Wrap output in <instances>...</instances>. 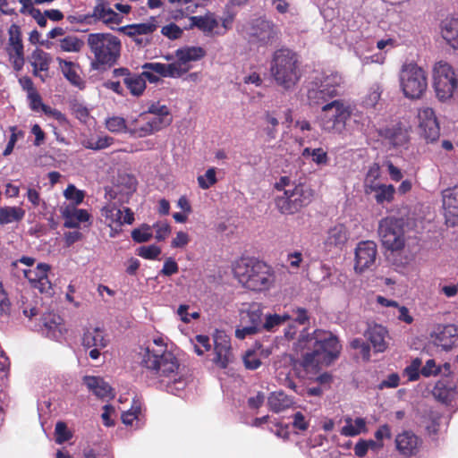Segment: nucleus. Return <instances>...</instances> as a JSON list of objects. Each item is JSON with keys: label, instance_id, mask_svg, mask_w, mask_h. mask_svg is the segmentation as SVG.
Masks as SVG:
<instances>
[{"label": "nucleus", "instance_id": "f257e3e1", "mask_svg": "<svg viewBox=\"0 0 458 458\" xmlns=\"http://www.w3.org/2000/svg\"><path fill=\"white\" fill-rule=\"evenodd\" d=\"M341 348L336 336L322 330L310 334L303 329L294 344V351L301 354V365L308 372L330 365L339 356Z\"/></svg>", "mask_w": 458, "mask_h": 458}, {"label": "nucleus", "instance_id": "f03ea898", "mask_svg": "<svg viewBox=\"0 0 458 458\" xmlns=\"http://www.w3.org/2000/svg\"><path fill=\"white\" fill-rule=\"evenodd\" d=\"M235 278L251 291L269 289L275 281L273 269L264 262L243 259L233 266Z\"/></svg>", "mask_w": 458, "mask_h": 458}, {"label": "nucleus", "instance_id": "7ed1b4c3", "mask_svg": "<svg viewBox=\"0 0 458 458\" xmlns=\"http://www.w3.org/2000/svg\"><path fill=\"white\" fill-rule=\"evenodd\" d=\"M172 122L166 106L152 103L148 110L129 122V134L135 138H143L168 126Z\"/></svg>", "mask_w": 458, "mask_h": 458}, {"label": "nucleus", "instance_id": "20e7f679", "mask_svg": "<svg viewBox=\"0 0 458 458\" xmlns=\"http://www.w3.org/2000/svg\"><path fill=\"white\" fill-rule=\"evenodd\" d=\"M270 72L278 85L286 89L293 88L301 78L297 55L288 48L276 50L272 57Z\"/></svg>", "mask_w": 458, "mask_h": 458}, {"label": "nucleus", "instance_id": "39448f33", "mask_svg": "<svg viewBox=\"0 0 458 458\" xmlns=\"http://www.w3.org/2000/svg\"><path fill=\"white\" fill-rule=\"evenodd\" d=\"M354 106L343 99H335L322 106L319 116V126L322 131L334 134H341L346 128Z\"/></svg>", "mask_w": 458, "mask_h": 458}, {"label": "nucleus", "instance_id": "423d86ee", "mask_svg": "<svg viewBox=\"0 0 458 458\" xmlns=\"http://www.w3.org/2000/svg\"><path fill=\"white\" fill-rule=\"evenodd\" d=\"M344 82L337 72H324L309 83L307 98L310 105H320L337 95V88Z\"/></svg>", "mask_w": 458, "mask_h": 458}, {"label": "nucleus", "instance_id": "0eeeda50", "mask_svg": "<svg viewBox=\"0 0 458 458\" xmlns=\"http://www.w3.org/2000/svg\"><path fill=\"white\" fill-rule=\"evenodd\" d=\"M88 44L98 64H114L121 53L120 39L110 33H93L88 38Z\"/></svg>", "mask_w": 458, "mask_h": 458}, {"label": "nucleus", "instance_id": "6e6552de", "mask_svg": "<svg viewBox=\"0 0 458 458\" xmlns=\"http://www.w3.org/2000/svg\"><path fill=\"white\" fill-rule=\"evenodd\" d=\"M399 84L405 98H420L428 88L427 73L414 63L404 64L399 72Z\"/></svg>", "mask_w": 458, "mask_h": 458}, {"label": "nucleus", "instance_id": "1a4fd4ad", "mask_svg": "<svg viewBox=\"0 0 458 458\" xmlns=\"http://www.w3.org/2000/svg\"><path fill=\"white\" fill-rule=\"evenodd\" d=\"M35 262L33 258L22 257L13 262V266L23 274L33 288L38 289L40 293H49L52 289L47 276L50 266L46 263H38L35 266Z\"/></svg>", "mask_w": 458, "mask_h": 458}, {"label": "nucleus", "instance_id": "9d476101", "mask_svg": "<svg viewBox=\"0 0 458 458\" xmlns=\"http://www.w3.org/2000/svg\"><path fill=\"white\" fill-rule=\"evenodd\" d=\"M433 86L441 101L450 99L458 87L456 73L451 64L445 61L437 62L432 69Z\"/></svg>", "mask_w": 458, "mask_h": 458}, {"label": "nucleus", "instance_id": "9b49d317", "mask_svg": "<svg viewBox=\"0 0 458 458\" xmlns=\"http://www.w3.org/2000/svg\"><path fill=\"white\" fill-rule=\"evenodd\" d=\"M310 200V192L302 184L294 185L277 196L276 205L282 214H293Z\"/></svg>", "mask_w": 458, "mask_h": 458}, {"label": "nucleus", "instance_id": "f8f14e48", "mask_svg": "<svg viewBox=\"0 0 458 458\" xmlns=\"http://www.w3.org/2000/svg\"><path fill=\"white\" fill-rule=\"evenodd\" d=\"M382 244L388 250H399L404 246L405 239L403 222L394 217H386L380 221L378 228Z\"/></svg>", "mask_w": 458, "mask_h": 458}, {"label": "nucleus", "instance_id": "ddd939ff", "mask_svg": "<svg viewBox=\"0 0 458 458\" xmlns=\"http://www.w3.org/2000/svg\"><path fill=\"white\" fill-rule=\"evenodd\" d=\"M146 368L155 371L162 380L172 379L178 375L179 363L176 357L169 351L155 356H143Z\"/></svg>", "mask_w": 458, "mask_h": 458}, {"label": "nucleus", "instance_id": "4468645a", "mask_svg": "<svg viewBox=\"0 0 458 458\" xmlns=\"http://www.w3.org/2000/svg\"><path fill=\"white\" fill-rule=\"evenodd\" d=\"M101 216L105 223L111 228L110 235L114 237L123 225H131L134 221V215L128 208H122L114 202L106 203L101 208Z\"/></svg>", "mask_w": 458, "mask_h": 458}, {"label": "nucleus", "instance_id": "2eb2a0df", "mask_svg": "<svg viewBox=\"0 0 458 458\" xmlns=\"http://www.w3.org/2000/svg\"><path fill=\"white\" fill-rule=\"evenodd\" d=\"M418 131L427 142H435L440 136V126L435 111L429 106L420 107L417 111Z\"/></svg>", "mask_w": 458, "mask_h": 458}, {"label": "nucleus", "instance_id": "dca6fc26", "mask_svg": "<svg viewBox=\"0 0 458 458\" xmlns=\"http://www.w3.org/2000/svg\"><path fill=\"white\" fill-rule=\"evenodd\" d=\"M377 255V244L372 241L360 242L355 249L354 270L361 274L370 269L376 262Z\"/></svg>", "mask_w": 458, "mask_h": 458}, {"label": "nucleus", "instance_id": "f3484780", "mask_svg": "<svg viewBox=\"0 0 458 458\" xmlns=\"http://www.w3.org/2000/svg\"><path fill=\"white\" fill-rule=\"evenodd\" d=\"M92 17L111 30H118V26L121 24V16L116 14L112 1L109 0H97Z\"/></svg>", "mask_w": 458, "mask_h": 458}, {"label": "nucleus", "instance_id": "a211bd4d", "mask_svg": "<svg viewBox=\"0 0 458 458\" xmlns=\"http://www.w3.org/2000/svg\"><path fill=\"white\" fill-rule=\"evenodd\" d=\"M206 55V50L201 47L191 46L179 48L175 51L176 61L174 65L180 69L181 77L191 69V63L201 60Z\"/></svg>", "mask_w": 458, "mask_h": 458}, {"label": "nucleus", "instance_id": "6ab92c4d", "mask_svg": "<svg viewBox=\"0 0 458 458\" xmlns=\"http://www.w3.org/2000/svg\"><path fill=\"white\" fill-rule=\"evenodd\" d=\"M215 357L213 361L218 367L225 369L233 360L231 341L224 332H216L214 335Z\"/></svg>", "mask_w": 458, "mask_h": 458}, {"label": "nucleus", "instance_id": "aec40b11", "mask_svg": "<svg viewBox=\"0 0 458 458\" xmlns=\"http://www.w3.org/2000/svg\"><path fill=\"white\" fill-rule=\"evenodd\" d=\"M40 331L47 337L61 341L67 332L63 318L55 313H47L41 318Z\"/></svg>", "mask_w": 458, "mask_h": 458}, {"label": "nucleus", "instance_id": "412c9836", "mask_svg": "<svg viewBox=\"0 0 458 458\" xmlns=\"http://www.w3.org/2000/svg\"><path fill=\"white\" fill-rule=\"evenodd\" d=\"M157 29V21L154 18L141 23H133L118 28V31L131 38L137 45H144L143 36L151 35Z\"/></svg>", "mask_w": 458, "mask_h": 458}, {"label": "nucleus", "instance_id": "4be33fe9", "mask_svg": "<svg viewBox=\"0 0 458 458\" xmlns=\"http://www.w3.org/2000/svg\"><path fill=\"white\" fill-rule=\"evenodd\" d=\"M349 230L344 223H336L332 225L324 239L323 246L327 251L342 249L349 239Z\"/></svg>", "mask_w": 458, "mask_h": 458}, {"label": "nucleus", "instance_id": "5701e85b", "mask_svg": "<svg viewBox=\"0 0 458 458\" xmlns=\"http://www.w3.org/2000/svg\"><path fill=\"white\" fill-rule=\"evenodd\" d=\"M432 337L436 345L442 347L444 350H450L458 345V326L438 327Z\"/></svg>", "mask_w": 458, "mask_h": 458}, {"label": "nucleus", "instance_id": "b1692460", "mask_svg": "<svg viewBox=\"0 0 458 458\" xmlns=\"http://www.w3.org/2000/svg\"><path fill=\"white\" fill-rule=\"evenodd\" d=\"M51 61V55L48 53L39 48L35 49L29 58L33 68V75L40 78L42 81H46Z\"/></svg>", "mask_w": 458, "mask_h": 458}, {"label": "nucleus", "instance_id": "393cba45", "mask_svg": "<svg viewBox=\"0 0 458 458\" xmlns=\"http://www.w3.org/2000/svg\"><path fill=\"white\" fill-rule=\"evenodd\" d=\"M379 135L386 145L398 148L404 146L409 140L408 131L399 124H394L379 131Z\"/></svg>", "mask_w": 458, "mask_h": 458}, {"label": "nucleus", "instance_id": "a878e982", "mask_svg": "<svg viewBox=\"0 0 458 458\" xmlns=\"http://www.w3.org/2000/svg\"><path fill=\"white\" fill-rule=\"evenodd\" d=\"M395 445L401 454L410 457L419 452L420 443L418 437L412 432L403 431L396 436Z\"/></svg>", "mask_w": 458, "mask_h": 458}, {"label": "nucleus", "instance_id": "bb28decb", "mask_svg": "<svg viewBox=\"0 0 458 458\" xmlns=\"http://www.w3.org/2000/svg\"><path fill=\"white\" fill-rule=\"evenodd\" d=\"M107 344L108 339L104 329L98 327H89L85 329L82 336V345L84 348H106Z\"/></svg>", "mask_w": 458, "mask_h": 458}, {"label": "nucleus", "instance_id": "cd10ccee", "mask_svg": "<svg viewBox=\"0 0 458 458\" xmlns=\"http://www.w3.org/2000/svg\"><path fill=\"white\" fill-rule=\"evenodd\" d=\"M56 61L65 79L73 86L82 89L84 87V81L81 76L79 65L74 62L68 61L61 57H56Z\"/></svg>", "mask_w": 458, "mask_h": 458}, {"label": "nucleus", "instance_id": "c85d7f7f", "mask_svg": "<svg viewBox=\"0 0 458 458\" xmlns=\"http://www.w3.org/2000/svg\"><path fill=\"white\" fill-rule=\"evenodd\" d=\"M83 383L88 390L98 398L114 396L112 387L99 377L86 376L83 377Z\"/></svg>", "mask_w": 458, "mask_h": 458}, {"label": "nucleus", "instance_id": "c756f323", "mask_svg": "<svg viewBox=\"0 0 458 458\" xmlns=\"http://www.w3.org/2000/svg\"><path fill=\"white\" fill-rule=\"evenodd\" d=\"M366 337L371 343L376 352H382L386 350L388 332L383 326H370L366 332Z\"/></svg>", "mask_w": 458, "mask_h": 458}, {"label": "nucleus", "instance_id": "7c9ffc66", "mask_svg": "<svg viewBox=\"0 0 458 458\" xmlns=\"http://www.w3.org/2000/svg\"><path fill=\"white\" fill-rule=\"evenodd\" d=\"M262 306L259 303L253 302L242 307L240 310V323L249 324L250 326H256L260 328L261 327V317H262Z\"/></svg>", "mask_w": 458, "mask_h": 458}, {"label": "nucleus", "instance_id": "2f4dec72", "mask_svg": "<svg viewBox=\"0 0 458 458\" xmlns=\"http://www.w3.org/2000/svg\"><path fill=\"white\" fill-rule=\"evenodd\" d=\"M62 215L64 218V226L67 228H77L81 223L89 219V214L87 210L70 206L62 208Z\"/></svg>", "mask_w": 458, "mask_h": 458}, {"label": "nucleus", "instance_id": "473e14b6", "mask_svg": "<svg viewBox=\"0 0 458 458\" xmlns=\"http://www.w3.org/2000/svg\"><path fill=\"white\" fill-rule=\"evenodd\" d=\"M250 34L261 43L267 44L275 38L276 32L273 23L268 21L259 19L256 21Z\"/></svg>", "mask_w": 458, "mask_h": 458}, {"label": "nucleus", "instance_id": "72a5a7b5", "mask_svg": "<svg viewBox=\"0 0 458 458\" xmlns=\"http://www.w3.org/2000/svg\"><path fill=\"white\" fill-rule=\"evenodd\" d=\"M191 25L197 27L200 30L208 34H222L217 30L218 21L211 13L204 16H192L190 18Z\"/></svg>", "mask_w": 458, "mask_h": 458}, {"label": "nucleus", "instance_id": "f704fd0d", "mask_svg": "<svg viewBox=\"0 0 458 458\" xmlns=\"http://www.w3.org/2000/svg\"><path fill=\"white\" fill-rule=\"evenodd\" d=\"M142 69H148L155 72L158 77L179 78L180 69L174 63L162 64V63H146L142 65Z\"/></svg>", "mask_w": 458, "mask_h": 458}, {"label": "nucleus", "instance_id": "c9c22d12", "mask_svg": "<svg viewBox=\"0 0 458 458\" xmlns=\"http://www.w3.org/2000/svg\"><path fill=\"white\" fill-rule=\"evenodd\" d=\"M267 404L272 411L279 413L290 408L293 404V401L284 393L279 391L270 394L267 398Z\"/></svg>", "mask_w": 458, "mask_h": 458}, {"label": "nucleus", "instance_id": "e433bc0d", "mask_svg": "<svg viewBox=\"0 0 458 458\" xmlns=\"http://www.w3.org/2000/svg\"><path fill=\"white\" fill-rule=\"evenodd\" d=\"M345 425L341 428V435L344 437H355L368 431L367 422L363 418L344 419Z\"/></svg>", "mask_w": 458, "mask_h": 458}, {"label": "nucleus", "instance_id": "4c0bfd02", "mask_svg": "<svg viewBox=\"0 0 458 458\" xmlns=\"http://www.w3.org/2000/svg\"><path fill=\"white\" fill-rule=\"evenodd\" d=\"M442 37L454 48L458 49V20H445L442 26Z\"/></svg>", "mask_w": 458, "mask_h": 458}, {"label": "nucleus", "instance_id": "58836bf2", "mask_svg": "<svg viewBox=\"0 0 458 458\" xmlns=\"http://www.w3.org/2000/svg\"><path fill=\"white\" fill-rule=\"evenodd\" d=\"M25 210L21 207L4 206L0 208V225L19 222L23 219Z\"/></svg>", "mask_w": 458, "mask_h": 458}, {"label": "nucleus", "instance_id": "ea45409f", "mask_svg": "<svg viewBox=\"0 0 458 458\" xmlns=\"http://www.w3.org/2000/svg\"><path fill=\"white\" fill-rule=\"evenodd\" d=\"M291 319V315L288 313L280 314H267L264 323L261 324L260 332L262 330L267 332H275L280 326Z\"/></svg>", "mask_w": 458, "mask_h": 458}, {"label": "nucleus", "instance_id": "a19ab883", "mask_svg": "<svg viewBox=\"0 0 458 458\" xmlns=\"http://www.w3.org/2000/svg\"><path fill=\"white\" fill-rule=\"evenodd\" d=\"M380 175V166L378 164L374 163L369 166L364 180V191L366 194L370 195L372 190H374L379 184H382L378 181Z\"/></svg>", "mask_w": 458, "mask_h": 458}, {"label": "nucleus", "instance_id": "79ce46f5", "mask_svg": "<svg viewBox=\"0 0 458 458\" xmlns=\"http://www.w3.org/2000/svg\"><path fill=\"white\" fill-rule=\"evenodd\" d=\"M141 408L140 403H134L132 406L122 414L123 423L139 428L142 426L140 420Z\"/></svg>", "mask_w": 458, "mask_h": 458}, {"label": "nucleus", "instance_id": "37998d69", "mask_svg": "<svg viewBox=\"0 0 458 458\" xmlns=\"http://www.w3.org/2000/svg\"><path fill=\"white\" fill-rule=\"evenodd\" d=\"M395 188L392 184H379L377 186L370 194H372L377 204L384 202H391L394 199Z\"/></svg>", "mask_w": 458, "mask_h": 458}, {"label": "nucleus", "instance_id": "c03bdc74", "mask_svg": "<svg viewBox=\"0 0 458 458\" xmlns=\"http://www.w3.org/2000/svg\"><path fill=\"white\" fill-rule=\"evenodd\" d=\"M124 84L130 90L131 94L139 97L143 94L146 89V82L140 74H130L124 78Z\"/></svg>", "mask_w": 458, "mask_h": 458}, {"label": "nucleus", "instance_id": "a18cd8bd", "mask_svg": "<svg viewBox=\"0 0 458 458\" xmlns=\"http://www.w3.org/2000/svg\"><path fill=\"white\" fill-rule=\"evenodd\" d=\"M302 157H310L311 161L318 165H327L329 161V157L327 156V151H325L321 148H305L302 150Z\"/></svg>", "mask_w": 458, "mask_h": 458}, {"label": "nucleus", "instance_id": "49530a36", "mask_svg": "<svg viewBox=\"0 0 458 458\" xmlns=\"http://www.w3.org/2000/svg\"><path fill=\"white\" fill-rule=\"evenodd\" d=\"M106 128L113 133H129V123L120 116H111L105 121Z\"/></svg>", "mask_w": 458, "mask_h": 458}, {"label": "nucleus", "instance_id": "de8ad7c7", "mask_svg": "<svg viewBox=\"0 0 458 458\" xmlns=\"http://www.w3.org/2000/svg\"><path fill=\"white\" fill-rule=\"evenodd\" d=\"M83 47V41L76 36H66L59 40V47L64 52L78 53Z\"/></svg>", "mask_w": 458, "mask_h": 458}, {"label": "nucleus", "instance_id": "09e8293b", "mask_svg": "<svg viewBox=\"0 0 458 458\" xmlns=\"http://www.w3.org/2000/svg\"><path fill=\"white\" fill-rule=\"evenodd\" d=\"M278 125L279 121L274 114L269 112L265 114L263 130L268 140H274L276 137Z\"/></svg>", "mask_w": 458, "mask_h": 458}, {"label": "nucleus", "instance_id": "8fccbe9b", "mask_svg": "<svg viewBox=\"0 0 458 458\" xmlns=\"http://www.w3.org/2000/svg\"><path fill=\"white\" fill-rule=\"evenodd\" d=\"M382 89L379 84L372 85L365 97L363 98V104L367 107H374L380 99Z\"/></svg>", "mask_w": 458, "mask_h": 458}, {"label": "nucleus", "instance_id": "3c124183", "mask_svg": "<svg viewBox=\"0 0 458 458\" xmlns=\"http://www.w3.org/2000/svg\"><path fill=\"white\" fill-rule=\"evenodd\" d=\"M443 207L445 209L458 208V188L448 189L443 192Z\"/></svg>", "mask_w": 458, "mask_h": 458}, {"label": "nucleus", "instance_id": "603ef678", "mask_svg": "<svg viewBox=\"0 0 458 458\" xmlns=\"http://www.w3.org/2000/svg\"><path fill=\"white\" fill-rule=\"evenodd\" d=\"M191 344L193 345L194 351L198 355H203L206 352L211 348L210 341L208 336L199 335L191 339Z\"/></svg>", "mask_w": 458, "mask_h": 458}, {"label": "nucleus", "instance_id": "864d4df0", "mask_svg": "<svg viewBox=\"0 0 458 458\" xmlns=\"http://www.w3.org/2000/svg\"><path fill=\"white\" fill-rule=\"evenodd\" d=\"M197 181H198L199 186L201 189H203V190L209 189L217 181L216 174V168L211 167V168L208 169L204 174L198 176Z\"/></svg>", "mask_w": 458, "mask_h": 458}, {"label": "nucleus", "instance_id": "5fc2aeb1", "mask_svg": "<svg viewBox=\"0 0 458 458\" xmlns=\"http://www.w3.org/2000/svg\"><path fill=\"white\" fill-rule=\"evenodd\" d=\"M66 199L72 201L73 205L81 204L85 197L83 191L77 189L73 184H69L64 191Z\"/></svg>", "mask_w": 458, "mask_h": 458}, {"label": "nucleus", "instance_id": "6e6d98bb", "mask_svg": "<svg viewBox=\"0 0 458 458\" xmlns=\"http://www.w3.org/2000/svg\"><path fill=\"white\" fill-rule=\"evenodd\" d=\"M432 394L436 399L446 403L452 395V390L444 382L439 381L433 387Z\"/></svg>", "mask_w": 458, "mask_h": 458}, {"label": "nucleus", "instance_id": "4d7b16f0", "mask_svg": "<svg viewBox=\"0 0 458 458\" xmlns=\"http://www.w3.org/2000/svg\"><path fill=\"white\" fill-rule=\"evenodd\" d=\"M165 352H167V350L164 339L157 337L147 346L143 356H155Z\"/></svg>", "mask_w": 458, "mask_h": 458}, {"label": "nucleus", "instance_id": "13d9d810", "mask_svg": "<svg viewBox=\"0 0 458 458\" xmlns=\"http://www.w3.org/2000/svg\"><path fill=\"white\" fill-rule=\"evenodd\" d=\"M152 230L149 225H143L131 232V238L136 242H145L151 239Z\"/></svg>", "mask_w": 458, "mask_h": 458}, {"label": "nucleus", "instance_id": "bf43d9fd", "mask_svg": "<svg viewBox=\"0 0 458 458\" xmlns=\"http://www.w3.org/2000/svg\"><path fill=\"white\" fill-rule=\"evenodd\" d=\"M355 55L360 59V62L362 66H366L370 64H383L386 60V56L384 54H374L371 55H363L360 54V52L358 50H356Z\"/></svg>", "mask_w": 458, "mask_h": 458}, {"label": "nucleus", "instance_id": "052dcab7", "mask_svg": "<svg viewBox=\"0 0 458 458\" xmlns=\"http://www.w3.org/2000/svg\"><path fill=\"white\" fill-rule=\"evenodd\" d=\"M421 360L419 358L414 359L409 366L403 370V375L408 377L410 381H415L420 377V369Z\"/></svg>", "mask_w": 458, "mask_h": 458}, {"label": "nucleus", "instance_id": "680f3d73", "mask_svg": "<svg viewBox=\"0 0 458 458\" xmlns=\"http://www.w3.org/2000/svg\"><path fill=\"white\" fill-rule=\"evenodd\" d=\"M186 386V381L181 377H173L172 379H167L166 387L167 391L174 394H179L182 390Z\"/></svg>", "mask_w": 458, "mask_h": 458}, {"label": "nucleus", "instance_id": "e2e57ef3", "mask_svg": "<svg viewBox=\"0 0 458 458\" xmlns=\"http://www.w3.org/2000/svg\"><path fill=\"white\" fill-rule=\"evenodd\" d=\"M161 253V249L157 245L141 246L138 250V255L147 259H156Z\"/></svg>", "mask_w": 458, "mask_h": 458}, {"label": "nucleus", "instance_id": "0e129e2a", "mask_svg": "<svg viewBox=\"0 0 458 458\" xmlns=\"http://www.w3.org/2000/svg\"><path fill=\"white\" fill-rule=\"evenodd\" d=\"M55 432V441L58 444H63L64 442L69 440L72 437V434L67 428L66 424L62 421L56 423Z\"/></svg>", "mask_w": 458, "mask_h": 458}, {"label": "nucleus", "instance_id": "69168bd1", "mask_svg": "<svg viewBox=\"0 0 458 458\" xmlns=\"http://www.w3.org/2000/svg\"><path fill=\"white\" fill-rule=\"evenodd\" d=\"M28 99L30 101V108L34 111L42 110L44 113L48 112V106H45L42 103L41 98L38 91H34L27 95Z\"/></svg>", "mask_w": 458, "mask_h": 458}, {"label": "nucleus", "instance_id": "338daca9", "mask_svg": "<svg viewBox=\"0 0 458 458\" xmlns=\"http://www.w3.org/2000/svg\"><path fill=\"white\" fill-rule=\"evenodd\" d=\"M243 363L248 369H256L261 365L259 355L253 351H248L243 356Z\"/></svg>", "mask_w": 458, "mask_h": 458}, {"label": "nucleus", "instance_id": "774afa93", "mask_svg": "<svg viewBox=\"0 0 458 458\" xmlns=\"http://www.w3.org/2000/svg\"><path fill=\"white\" fill-rule=\"evenodd\" d=\"M260 332V328L256 326H250L249 324H241L239 327L235 330V336L238 339H244L248 335H252Z\"/></svg>", "mask_w": 458, "mask_h": 458}]
</instances>
